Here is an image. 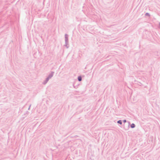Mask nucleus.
I'll return each mask as SVG.
<instances>
[{
    "label": "nucleus",
    "instance_id": "obj_1",
    "mask_svg": "<svg viewBox=\"0 0 160 160\" xmlns=\"http://www.w3.org/2000/svg\"><path fill=\"white\" fill-rule=\"evenodd\" d=\"M78 81H81L82 80L81 77L80 76L78 77Z\"/></svg>",
    "mask_w": 160,
    "mask_h": 160
},
{
    "label": "nucleus",
    "instance_id": "obj_3",
    "mask_svg": "<svg viewBox=\"0 0 160 160\" xmlns=\"http://www.w3.org/2000/svg\"><path fill=\"white\" fill-rule=\"evenodd\" d=\"M118 123H119V124H122V122H121V121H120V120H119V121H118Z\"/></svg>",
    "mask_w": 160,
    "mask_h": 160
},
{
    "label": "nucleus",
    "instance_id": "obj_2",
    "mask_svg": "<svg viewBox=\"0 0 160 160\" xmlns=\"http://www.w3.org/2000/svg\"><path fill=\"white\" fill-rule=\"evenodd\" d=\"M135 127V125L134 124H132L131 125V127L132 128H134Z\"/></svg>",
    "mask_w": 160,
    "mask_h": 160
},
{
    "label": "nucleus",
    "instance_id": "obj_4",
    "mask_svg": "<svg viewBox=\"0 0 160 160\" xmlns=\"http://www.w3.org/2000/svg\"><path fill=\"white\" fill-rule=\"evenodd\" d=\"M123 122H126V120H124L123 121Z\"/></svg>",
    "mask_w": 160,
    "mask_h": 160
}]
</instances>
